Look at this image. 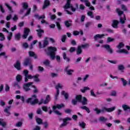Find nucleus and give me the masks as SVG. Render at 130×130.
Here are the masks:
<instances>
[{
    "label": "nucleus",
    "instance_id": "f257e3e1",
    "mask_svg": "<svg viewBox=\"0 0 130 130\" xmlns=\"http://www.w3.org/2000/svg\"><path fill=\"white\" fill-rule=\"evenodd\" d=\"M71 102L73 105H77L78 102L82 103V105H87L88 104V99L86 97H83L82 95L79 94L75 96V99H72Z\"/></svg>",
    "mask_w": 130,
    "mask_h": 130
},
{
    "label": "nucleus",
    "instance_id": "f03ea898",
    "mask_svg": "<svg viewBox=\"0 0 130 130\" xmlns=\"http://www.w3.org/2000/svg\"><path fill=\"white\" fill-rule=\"evenodd\" d=\"M36 98H37L36 94H32L31 98H28L26 100V102L27 104H30V105H36L37 103H39V100Z\"/></svg>",
    "mask_w": 130,
    "mask_h": 130
},
{
    "label": "nucleus",
    "instance_id": "7ed1b4c3",
    "mask_svg": "<svg viewBox=\"0 0 130 130\" xmlns=\"http://www.w3.org/2000/svg\"><path fill=\"white\" fill-rule=\"evenodd\" d=\"M48 51L49 52V55L50 56L51 59H54V58H55V52L57 51L56 47L52 46L48 47Z\"/></svg>",
    "mask_w": 130,
    "mask_h": 130
},
{
    "label": "nucleus",
    "instance_id": "20e7f679",
    "mask_svg": "<svg viewBox=\"0 0 130 130\" xmlns=\"http://www.w3.org/2000/svg\"><path fill=\"white\" fill-rule=\"evenodd\" d=\"M64 107V104H57L56 106H53L52 109L54 112L57 114V115H61L62 113H60L58 110H55L57 108L58 109H61V108Z\"/></svg>",
    "mask_w": 130,
    "mask_h": 130
},
{
    "label": "nucleus",
    "instance_id": "39448f33",
    "mask_svg": "<svg viewBox=\"0 0 130 130\" xmlns=\"http://www.w3.org/2000/svg\"><path fill=\"white\" fill-rule=\"evenodd\" d=\"M22 6L23 10H27V11L24 14V16H28V15H30L31 13V8H28L29 7V5L28 4V3L26 2H23L22 3Z\"/></svg>",
    "mask_w": 130,
    "mask_h": 130
},
{
    "label": "nucleus",
    "instance_id": "423d86ee",
    "mask_svg": "<svg viewBox=\"0 0 130 130\" xmlns=\"http://www.w3.org/2000/svg\"><path fill=\"white\" fill-rule=\"evenodd\" d=\"M50 100H51L50 95L48 94L46 96L45 100L44 99H41V100L40 101V102L39 103V105H41V104H42V103H43V104H47L48 103H49Z\"/></svg>",
    "mask_w": 130,
    "mask_h": 130
},
{
    "label": "nucleus",
    "instance_id": "0eeeda50",
    "mask_svg": "<svg viewBox=\"0 0 130 130\" xmlns=\"http://www.w3.org/2000/svg\"><path fill=\"white\" fill-rule=\"evenodd\" d=\"M33 85V82H28L27 83H24L23 86V90L25 92H29L31 89L30 88V86Z\"/></svg>",
    "mask_w": 130,
    "mask_h": 130
},
{
    "label": "nucleus",
    "instance_id": "6e6552de",
    "mask_svg": "<svg viewBox=\"0 0 130 130\" xmlns=\"http://www.w3.org/2000/svg\"><path fill=\"white\" fill-rule=\"evenodd\" d=\"M32 63V59L31 58L28 57L24 58V61L23 62V64L24 67H28L29 64Z\"/></svg>",
    "mask_w": 130,
    "mask_h": 130
},
{
    "label": "nucleus",
    "instance_id": "1a4fd4ad",
    "mask_svg": "<svg viewBox=\"0 0 130 130\" xmlns=\"http://www.w3.org/2000/svg\"><path fill=\"white\" fill-rule=\"evenodd\" d=\"M30 29L27 27L24 28L23 35H22L23 39H27V37H28V35L30 33Z\"/></svg>",
    "mask_w": 130,
    "mask_h": 130
},
{
    "label": "nucleus",
    "instance_id": "9d476101",
    "mask_svg": "<svg viewBox=\"0 0 130 130\" xmlns=\"http://www.w3.org/2000/svg\"><path fill=\"white\" fill-rule=\"evenodd\" d=\"M63 123L60 125V127H63V126H67L68 125V120H72V118L67 117L66 118L62 119Z\"/></svg>",
    "mask_w": 130,
    "mask_h": 130
},
{
    "label": "nucleus",
    "instance_id": "9b49d317",
    "mask_svg": "<svg viewBox=\"0 0 130 130\" xmlns=\"http://www.w3.org/2000/svg\"><path fill=\"white\" fill-rule=\"evenodd\" d=\"M103 47L104 48H105L106 50L110 53V54H112L113 53V50L111 49V47H110V45L108 44H105L103 46Z\"/></svg>",
    "mask_w": 130,
    "mask_h": 130
},
{
    "label": "nucleus",
    "instance_id": "f8f14e48",
    "mask_svg": "<svg viewBox=\"0 0 130 130\" xmlns=\"http://www.w3.org/2000/svg\"><path fill=\"white\" fill-rule=\"evenodd\" d=\"M14 67L17 71H21V70H22L21 62L19 60L16 61V63L14 64Z\"/></svg>",
    "mask_w": 130,
    "mask_h": 130
},
{
    "label": "nucleus",
    "instance_id": "ddd939ff",
    "mask_svg": "<svg viewBox=\"0 0 130 130\" xmlns=\"http://www.w3.org/2000/svg\"><path fill=\"white\" fill-rule=\"evenodd\" d=\"M105 35L107 36L108 35L107 34H106V35L103 34L102 35L97 34L95 36H94L93 38L94 39V41H97V40H98V38H99L100 39L103 38V37H104Z\"/></svg>",
    "mask_w": 130,
    "mask_h": 130
},
{
    "label": "nucleus",
    "instance_id": "4468645a",
    "mask_svg": "<svg viewBox=\"0 0 130 130\" xmlns=\"http://www.w3.org/2000/svg\"><path fill=\"white\" fill-rule=\"evenodd\" d=\"M73 21L71 19H68L64 22V24L67 28H70L71 26H73Z\"/></svg>",
    "mask_w": 130,
    "mask_h": 130
},
{
    "label": "nucleus",
    "instance_id": "2eb2a0df",
    "mask_svg": "<svg viewBox=\"0 0 130 130\" xmlns=\"http://www.w3.org/2000/svg\"><path fill=\"white\" fill-rule=\"evenodd\" d=\"M11 107V106H7L6 108L4 109V111L6 113V116H10V115H11V112L10 111Z\"/></svg>",
    "mask_w": 130,
    "mask_h": 130
},
{
    "label": "nucleus",
    "instance_id": "dca6fc26",
    "mask_svg": "<svg viewBox=\"0 0 130 130\" xmlns=\"http://www.w3.org/2000/svg\"><path fill=\"white\" fill-rule=\"evenodd\" d=\"M49 6H50V1H49V0H44V5L42 7L43 10H45V9L49 7Z\"/></svg>",
    "mask_w": 130,
    "mask_h": 130
},
{
    "label": "nucleus",
    "instance_id": "f3484780",
    "mask_svg": "<svg viewBox=\"0 0 130 130\" xmlns=\"http://www.w3.org/2000/svg\"><path fill=\"white\" fill-rule=\"evenodd\" d=\"M43 63L44 64V66H45V67H47V68H50V69L52 68V66L50 65V61L48 59H46L44 61Z\"/></svg>",
    "mask_w": 130,
    "mask_h": 130
},
{
    "label": "nucleus",
    "instance_id": "a211bd4d",
    "mask_svg": "<svg viewBox=\"0 0 130 130\" xmlns=\"http://www.w3.org/2000/svg\"><path fill=\"white\" fill-rule=\"evenodd\" d=\"M28 54L29 56H30L31 57H34L35 59L38 58V56H37V55L35 53V52L32 51H29Z\"/></svg>",
    "mask_w": 130,
    "mask_h": 130
},
{
    "label": "nucleus",
    "instance_id": "6ab92c4d",
    "mask_svg": "<svg viewBox=\"0 0 130 130\" xmlns=\"http://www.w3.org/2000/svg\"><path fill=\"white\" fill-rule=\"evenodd\" d=\"M62 56L63 59L66 60V62H71V58L67 56V53L66 52L63 53Z\"/></svg>",
    "mask_w": 130,
    "mask_h": 130
},
{
    "label": "nucleus",
    "instance_id": "aec40b11",
    "mask_svg": "<svg viewBox=\"0 0 130 130\" xmlns=\"http://www.w3.org/2000/svg\"><path fill=\"white\" fill-rule=\"evenodd\" d=\"M38 37L41 38L42 37V34L44 33V30L42 29H39L36 30Z\"/></svg>",
    "mask_w": 130,
    "mask_h": 130
},
{
    "label": "nucleus",
    "instance_id": "412c9836",
    "mask_svg": "<svg viewBox=\"0 0 130 130\" xmlns=\"http://www.w3.org/2000/svg\"><path fill=\"white\" fill-rule=\"evenodd\" d=\"M118 24H119V21L117 20H113V23L112 26L113 28H117L118 27Z\"/></svg>",
    "mask_w": 130,
    "mask_h": 130
},
{
    "label": "nucleus",
    "instance_id": "4be33fe9",
    "mask_svg": "<svg viewBox=\"0 0 130 130\" xmlns=\"http://www.w3.org/2000/svg\"><path fill=\"white\" fill-rule=\"evenodd\" d=\"M122 108H123L124 111H128V112H130V107L127 105H123L122 106Z\"/></svg>",
    "mask_w": 130,
    "mask_h": 130
},
{
    "label": "nucleus",
    "instance_id": "5701e85b",
    "mask_svg": "<svg viewBox=\"0 0 130 130\" xmlns=\"http://www.w3.org/2000/svg\"><path fill=\"white\" fill-rule=\"evenodd\" d=\"M125 21H126V17H125V15L123 14V18L120 17V23L122 25L125 23Z\"/></svg>",
    "mask_w": 130,
    "mask_h": 130
},
{
    "label": "nucleus",
    "instance_id": "b1692460",
    "mask_svg": "<svg viewBox=\"0 0 130 130\" xmlns=\"http://www.w3.org/2000/svg\"><path fill=\"white\" fill-rule=\"evenodd\" d=\"M39 74H36L35 75L33 76V79L34 82H36V83H38V82L40 81V79H39Z\"/></svg>",
    "mask_w": 130,
    "mask_h": 130
},
{
    "label": "nucleus",
    "instance_id": "393cba45",
    "mask_svg": "<svg viewBox=\"0 0 130 130\" xmlns=\"http://www.w3.org/2000/svg\"><path fill=\"white\" fill-rule=\"evenodd\" d=\"M35 119L38 124H42V123H43V121L42 120V119L38 117H35Z\"/></svg>",
    "mask_w": 130,
    "mask_h": 130
},
{
    "label": "nucleus",
    "instance_id": "a878e982",
    "mask_svg": "<svg viewBox=\"0 0 130 130\" xmlns=\"http://www.w3.org/2000/svg\"><path fill=\"white\" fill-rule=\"evenodd\" d=\"M14 39L16 40V41H20L21 39V34L18 33L15 35L14 36Z\"/></svg>",
    "mask_w": 130,
    "mask_h": 130
},
{
    "label": "nucleus",
    "instance_id": "bb28decb",
    "mask_svg": "<svg viewBox=\"0 0 130 130\" xmlns=\"http://www.w3.org/2000/svg\"><path fill=\"white\" fill-rule=\"evenodd\" d=\"M116 52L118 53H125V54H127L128 53V51L125 49L117 50Z\"/></svg>",
    "mask_w": 130,
    "mask_h": 130
},
{
    "label": "nucleus",
    "instance_id": "cd10ccee",
    "mask_svg": "<svg viewBox=\"0 0 130 130\" xmlns=\"http://www.w3.org/2000/svg\"><path fill=\"white\" fill-rule=\"evenodd\" d=\"M76 52L77 55H80V54H81L82 52H83V51L82 50V48L80 46H78Z\"/></svg>",
    "mask_w": 130,
    "mask_h": 130
},
{
    "label": "nucleus",
    "instance_id": "c85d7f7f",
    "mask_svg": "<svg viewBox=\"0 0 130 130\" xmlns=\"http://www.w3.org/2000/svg\"><path fill=\"white\" fill-rule=\"evenodd\" d=\"M61 95L64 96L66 100H68V99H69V93L66 92V91H64V90L62 91Z\"/></svg>",
    "mask_w": 130,
    "mask_h": 130
},
{
    "label": "nucleus",
    "instance_id": "c756f323",
    "mask_svg": "<svg viewBox=\"0 0 130 130\" xmlns=\"http://www.w3.org/2000/svg\"><path fill=\"white\" fill-rule=\"evenodd\" d=\"M80 108H81V109H82L83 110H86V111L87 112V113H90V112H91L89 108H88L86 106H81V107H80Z\"/></svg>",
    "mask_w": 130,
    "mask_h": 130
},
{
    "label": "nucleus",
    "instance_id": "7c9ffc66",
    "mask_svg": "<svg viewBox=\"0 0 130 130\" xmlns=\"http://www.w3.org/2000/svg\"><path fill=\"white\" fill-rule=\"evenodd\" d=\"M75 6L76 8H75L73 5L71 6V8H70L71 11L72 12H76L77 9H79V5H78V4H75Z\"/></svg>",
    "mask_w": 130,
    "mask_h": 130
},
{
    "label": "nucleus",
    "instance_id": "2f4dec72",
    "mask_svg": "<svg viewBox=\"0 0 130 130\" xmlns=\"http://www.w3.org/2000/svg\"><path fill=\"white\" fill-rule=\"evenodd\" d=\"M72 6H73V4H72L66 3L65 6H64L63 8L66 10H68V9H71Z\"/></svg>",
    "mask_w": 130,
    "mask_h": 130
},
{
    "label": "nucleus",
    "instance_id": "473e14b6",
    "mask_svg": "<svg viewBox=\"0 0 130 130\" xmlns=\"http://www.w3.org/2000/svg\"><path fill=\"white\" fill-rule=\"evenodd\" d=\"M22 79H23V77H22V75H17L16 77V80L17 82H20V81H22Z\"/></svg>",
    "mask_w": 130,
    "mask_h": 130
},
{
    "label": "nucleus",
    "instance_id": "72a5a7b5",
    "mask_svg": "<svg viewBox=\"0 0 130 130\" xmlns=\"http://www.w3.org/2000/svg\"><path fill=\"white\" fill-rule=\"evenodd\" d=\"M48 39V37L45 38V40L44 41L43 43V47H46L47 45H48V41L47 40Z\"/></svg>",
    "mask_w": 130,
    "mask_h": 130
},
{
    "label": "nucleus",
    "instance_id": "f704fd0d",
    "mask_svg": "<svg viewBox=\"0 0 130 130\" xmlns=\"http://www.w3.org/2000/svg\"><path fill=\"white\" fill-rule=\"evenodd\" d=\"M35 17L36 18H38V19H39V20H40V19H44V18H45V15H43L39 16V14H35Z\"/></svg>",
    "mask_w": 130,
    "mask_h": 130
},
{
    "label": "nucleus",
    "instance_id": "c9c22d12",
    "mask_svg": "<svg viewBox=\"0 0 130 130\" xmlns=\"http://www.w3.org/2000/svg\"><path fill=\"white\" fill-rule=\"evenodd\" d=\"M121 81L122 82L123 87H125L127 85V81L124 79V78H121Z\"/></svg>",
    "mask_w": 130,
    "mask_h": 130
},
{
    "label": "nucleus",
    "instance_id": "e433bc0d",
    "mask_svg": "<svg viewBox=\"0 0 130 130\" xmlns=\"http://www.w3.org/2000/svg\"><path fill=\"white\" fill-rule=\"evenodd\" d=\"M116 108L114 106L111 108H107V112H112V111H114Z\"/></svg>",
    "mask_w": 130,
    "mask_h": 130
},
{
    "label": "nucleus",
    "instance_id": "4c0bfd02",
    "mask_svg": "<svg viewBox=\"0 0 130 130\" xmlns=\"http://www.w3.org/2000/svg\"><path fill=\"white\" fill-rule=\"evenodd\" d=\"M5 40H6L5 35L2 32H0V41H4Z\"/></svg>",
    "mask_w": 130,
    "mask_h": 130
},
{
    "label": "nucleus",
    "instance_id": "58836bf2",
    "mask_svg": "<svg viewBox=\"0 0 130 130\" xmlns=\"http://www.w3.org/2000/svg\"><path fill=\"white\" fill-rule=\"evenodd\" d=\"M87 90H90V88H89L88 86H85L83 89H81L80 91L82 92V93H85Z\"/></svg>",
    "mask_w": 130,
    "mask_h": 130
},
{
    "label": "nucleus",
    "instance_id": "ea45409f",
    "mask_svg": "<svg viewBox=\"0 0 130 130\" xmlns=\"http://www.w3.org/2000/svg\"><path fill=\"white\" fill-rule=\"evenodd\" d=\"M81 48H88V47H90V44L88 43H86L85 44H82L80 46Z\"/></svg>",
    "mask_w": 130,
    "mask_h": 130
},
{
    "label": "nucleus",
    "instance_id": "a19ab883",
    "mask_svg": "<svg viewBox=\"0 0 130 130\" xmlns=\"http://www.w3.org/2000/svg\"><path fill=\"white\" fill-rule=\"evenodd\" d=\"M100 121H102V122H105V121H107V118L104 117V116H101L99 118Z\"/></svg>",
    "mask_w": 130,
    "mask_h": 130
},
{
    "label": "nucleus",
    "instance_id": "79ce46f5",
    "mask_svg": "<svg viewBox=\"0 0 130 130\" xmlns=\"http://www.w3.org/2000/svg\"><path fill=\"white\" fill-rule=\"evenodd\" d=\"M87 16H88V17H90L91 19H93V18H94V14L92 11L87 12Z\"/></svg>",
    "mask_w": 130,
    "mask_h": 130
},
{
    "label": "nucleus",
    "instance_id": "37998d69",
    "mask_svg": "<svg viewBox=\"0 0 130 130\" xmlns=\"http://www.w3.org/2000/svg\"><path fill=\"white\" fill-rule=\"evenodd\" d=\"M116 12L117 13H118V14L119 16H120H120H121L122 15V14H123V11L120 10L119 9V8H117L116 9Z\"/></svg>",
    "mask_w": 130,
    "mask_h": 130
},
{
    "label": "nucleus",
    "instance_id": "c03bdc74",
    "mask_svg": "<svg viewBox=\"0 0 130 130\" xmlns=\"http://www.w3.org/2000/svg\"><path fill=\"white\" fill-rule=\"evenodd\" d=\"M118 70L121 71L122 73H123V70H124V66L123 65H119L118 66Z\"/></svg>",
    "mask_w": 130,
    "mask_h": 130
},
{
    "label": "nucleus",
    "instance_id": "a18cd8bd",
    "mask_svg": "<svg viewBox=\"0 0 130 130\" xmlns=\"http://www.w3.org/2000/svg\"><path fill=\"white\" fill-rule=\"evenodd\" d=\"M79 123L82 128H85V127H86V123H85V122H79Z\"/></svg>",
    "mask_w": 130,
    "mask_h": 130
},
{
    "label": "nucleus",
    "instance_id": "49530a36",
    "mask_svg": "<svg viewBox=\"0 0 130 130\" xmlns=\"http://www.w3.org/2000/svg\"><path fill=\"white\" fill-rule=\"evenodd\" d=\"M56 26L59 31H60V30H61V25H60V23H59V22L56 21Z\"/></svg>",
    "mask_w": 130,
    "mask_h": 130
},
{
    "label": "nucleus",
    "instance_id": "de8ad7c7",
    "mask_svg": "<svg viewBox=\"0 0 130 130\" xmlns=\"http://www.w3.org/2000/svg\"><path fill=\"white\" fill-rule=\"evenodd\" d=\"M123 46H124V44H123V42H120L117 47L119 49L120 48H122Z\"/></svg>",
    "mask_w": 130,
    "mask_h": 130
},
{
    "label": "nucleus",
    "instance_id": "09e8293b",
    "mask_svg": "<svg viewBox=\"0 0 130 130\" xmlns=\"http://www.w3.org/2000/svg\"><path fill=\"white\" fill-rule=\"evenodd\" d=\"M93 110L96 112L97 114H100V113H101V110L98 108H95Z\"/></svg>",
    "mask_w": 130,
    "mask_h": 130
},
{
    "label": "nucleus",
    "instance_id": "8fccbe9b",
    "mask_svg": "<svg viewBox=\"0 0 130 130\" xmlns=\"http://www.w3.org/2000/svg\"><path fill=\"white\" fill-rule=\"evenodd\" d=\"M107 112V108L104 107L101 110V113H105V112Z\"/></svg>",
    "mask_w": 130,
    "mask_h": 130
},
{
    "label": "nucleus",
    "instance_id": "3c124183",
    "mask_svg": "<svg viewBox=\"0 0 130 130\" xmlns=\"http://www.w3.org/2000/svg\"><path fill=\"white\" fill-rule=\"evenodd\" d=\"M31 87L35 89L33 90L34 94H36V93H38V89H37V87H36L35 85H31Z\"/></svg>",
    "mask_w": 130,
    "mask_h": 130
},
{
    "label": "nucleus",
    "instance_id": "603ef678",
    "mask_svg": "<svg viewBox=\"0 0 130 130\" xmlns=\"http://www.w3.org/2000/svg\"><path fill=\"white\" fill-rule=\"evenodd\" d=\"M113 41H114V39L113 38H112L110 37H109L107 39V42H112Z\"/></svg>",
    "mask_w": 130,
    "mask_h": 130
},
{
    "label": "nucleus",
    "instance_id": "864d4df0",
    "mask_svg": "<svg viewBox=\"0 0 130 130\" xmlns=\"http://www.w3.org/2000/svg\"><path fill=\"white\" fill-rule=\"evenodd\" d=\"M0 56H4V58H8V55H6V52L0 53Z\"/></svg>",
    "mask_w": 130,
    "mask_h": 130
},
{
    "label": "nucleus",
    "instance_id": "5fc2aeb1",
    "mask_svg": "<svg viewBox=\"0 0 130 130\" xmlns=\"http://www.w3.org/2000/svg\"><path fill=\"white\" fill-rule=\"evenodd\" d=\"M23 47L24 48H25V49H27L29 47V45L28 44V43L27 42H24L22 44Z\"/></svg>",
    "mask_w": 130,
    "mask_h": 130
},
{
    "label": "nucleus",
    "instance_id": "6e6d98bb",
    "mask_svg": "<svg viewBox=\"0 0 130 130\" xmlns=\"http://www.w3.org/2000/svg\"><path fill=\"white\" fill-rule=\"evenodd\" d=\"M9 35L7 36V39L9 41H10L11 39H12V37H13V32H10Z\"/></svg>",
    "mask_w": 130,
    "mask_h": 130
},
{
    "label": "nucleus",
    "instance_id": "4d7b16f0",
    "mask_svg": "<svg viewBox=\"0 0 130 130\" xmlns=\"http://www.w3.org/2000/svg\"><path fill=\"white\" fill-rule=\"evenodd\" d=\"M18 19L19 18L18 17V15H17V14H14L13 18L14 22H16V21H18Z\"/></svg>",
    "mask_w": 130,
    "mask_h": 130
},
{
    "label": "nucleus",
    "instance_id": "13d9d810",
    "mask_svg": "<svg viewBox=\"0 0 130 130\" xmlns=\"http://www.w3.org/2000/svg\"><path fill=\"white\" fill-rule=\"evenodd\" d=\"M66 73H67V75L71 76L73 74V73H74V70H69L67 71V72Z\"/></svg>",
    "mask_w": 130,
    "mask_h": 130
},
{
    "label": "nucleus",
    "instance_id": "bf43d9fd",
    "mask_svg": "<svg viewBox=\"0 0 130 130\" xmlns=\"http://www.w3.org/2000/svg\"><path fill=\"white\" fill-rule=\"evenodd\" d=\"M66 40H67V35L62 36L61 38V41L62 42H66Z\"/></svg>",
    "mask_w": 130,
    "mask_h": 130
},
{
    "label": "nucleus",
    "instance_id": "052dcab7",
    "mask_svg": "<svg viewBox=\"0 0 130 130\" xmlns=\"http://www.w3.org/2000/svg\"><path fill=\"white\" fill-rule=\"evenodd\" d=\"M92 24V22H87L85 23V28H88Z\"/></svg>",
    "mask_w": 130,
    "mask_h": 130
},
{
    "label": "nucleus",
    "instance_id": "680f3d73",
    "mask_svg": "<svg viewBox=\"0 0 130 130\" xmlns=\"http://www.w3.org/2000/svg\"><path fill=\"white\" fill-rule=\"evenodd\" d=\"M65 113H67L68 114H70L72 112V110L71 109H66L64 110Z\"/></svg>",
    "mask_w": 130,
    "mask_h": 130
},
{
    "label": "nucleus",
    "instance_id": "e2e57ef3",
    "mask_svg": "<svg viewBox=\"0 0 130 130\" xmlns=\"http://www.w3.org/2000/svg\"><path fill=\"white\" fill-rule=\"evenodd\" d=\"M58 95H59V90H57L56 93L55 94V100H57V98H58Z\"/></svg>",
    "mask_w": 130,
    "mask_h": 130
},
{
    "label": "nucleus",
    "instance_id": "0e129e2a",
    "mask_svg": "<svg viewBox=\"0 0 130 130\" xmlns=\"http://www.w3.org/2000/svg\"><path fill=\"white\" fill-rule=\"evenodd\" d=\"M42 109L43 111H45V112H47V110H48V108L45 106H43L42 107Z\"/></svg>",
    "mask_w": 130,
    "mask_h": 130
},
{
    "label": "nucleus",
    "instance_id": "69168bd1",
    "mask_svg": "<svg viewBox=\"0 0 130 130\" xmlns=\"http://www.w3.org/2000/svg\"><path fill=\"white\" fill-rule=\"evenodd\" d=\"M0 11L3 14L5 13V9H4V7H3L2 4H0Z\"/></svg>",
    "mask_w": 130,
    "mask_h": 130
},
{
    "label": "nucleus",
    "instance_id": "338daca9",
    "mask_svg": "<svg viewBox=\"0 0 130 130\" xmlns=\"http://www.w3.org/2000/svg\"><path fill=\"white\" fill-rule=\"evenodd\" d=\"M70 52H71V53L74 52V51H76V48L74 47H72L70 48V50H69Z\"/></svg>",
    "mask_w": 130,
    "mask_h": 130
},
{
    "label": "nucleus",
    "instance_id": "774afa93",
    "mask_svg": "<svg viewBox=\"0 0 130 130\" xmlns=\"http://www.w3.org/2000/svg\"><path fill=\"white\" fill-rule=\"evenodd\" d=\"M23 74L24 75V76L26 77L28 75V74H29V71L27 70H25L23 71Z\"/></svg>",
    "mask_w": 130,
    "mask_h": 130
}]
</instances>
